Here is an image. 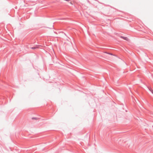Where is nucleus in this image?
<instances>
[{
  "label": "nucleus",
  "instance_id": "obj_2",
  "mask_svg": "<svg viewBox=\"0 0 153 153\" xmlns=\"http://www.w3.org/2000/svg\"><path fill=\"white\" fill-rule=\"evenodd\" d=\"M152 92V93L153 94V90H152L151 91Z\"/></svg>",
  "mask_w": 153,
  "mask_h": 153
},
{
  "label": "nucleus",
  "instance_id": "obj_1",
  "mask_svg": "<svg viewBox=\"0 0 153 153\" xmlns=\"http://www.w3.org/2000/svg\"><path fill=\"white\" fill-rule=\"evenodd\" d=\"M121 37L126 40L128 41V38L127 37L121 36Z\"/></svg>",
  "mask_w": 153,
  "mask_h": 153
},
{
  "label": "nucleus",
  "instance_id": "obj_3",
  "mask_svg": "<svg viewBox=\"0 0 153 153\" xmlns=\"http://www.w3.org/2000/svg\"><path fill=\"white\" fill-rule=\"evenodd\" d=\"M33 48V49H34V48Z\"/></svg>",
  "mask_w": 153,
  "mask_h": 153
},
{
  "label": "nucleus",
  "instance_id": "obj_4",
  "mask_svg": "<svg viewBox=\"0 0 153 153\" xmlns=\"http://www.w3.org/2000/svg\"><path fill=\"white\" fill-rule=\"evenodd\" d=\"M110 54L112 55V54Z\"/></svg>",
  "mask_w": 153,
  "mask_h": 153
}]
</instances>
